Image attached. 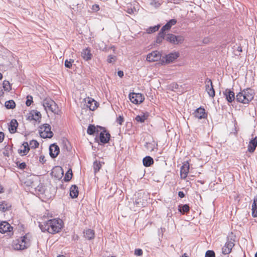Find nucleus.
Here are the masks:
<instances>
[{"label": "nucleus", "mask_w": 257, "mask_h": 257, "mask_svg": "<svg viewBox=\"0 0 257 257\" xmlns=\"http://www.w3.org/2000/svg\"><path fill=\"white\" fill-rule=\"evenodd\" d=\"M62 220L61 219H50L40 224L39 227L42 231H47L50 233L55 234L59 232L62 228Z\"/></svg>", "instance_id": "f257e3e1"}, {"label": "nucleus", "mask_w": 257, "mask_h": 257, "mask_svg": "<svg viewBox=\"0 0 257 257\" xmlns=\"http://www.w3.org/2000/svg\"><path fill=\"white\" fill-rule=\"evenodd\" d=\"M254 97V92L250 88H247L238 93L236 95V100L240 103L247 104Z\"/></svg>", "instance_id": "f03ea898"}, {"label": "nucleus", "mask_w": 257, "mask_h": 257, "mask_svg": "<svg viewBox=\"0 0 257 257\" xmlns=\"http://www.w3.org/2000/svg\"><path fill=\"white\" fill-rule=\"evenodd\" d=\"M36 191H34L32 193L39 196L41 198H44L45 199H50L54 196V194L50 192L48 188H45L44 184L40 183L39 180V184L36 186Z\"/></svg>", "instance_id": "7ed1b4c3"}, {"label": "nucleus", "mask_w": 257, "mask_h": 257, "mask_svg": "<svg viewBox=\"0 0 257 257\" xmlns=\"http://www.w3.org/2000/svg\"><path fill=\"white\" fill-rule=\"evenodd\" d=\"M30 245V240L28 238L27 234L14 240L12 243L13 248L16 250H24L29 247Z\"/></svg>", "instance_id": "20e7f679"}, {"label": "nucleus", "mask_w": 257, "mask_h": 257, "mask_svg": "<svg viewBox=\"0 0 257 257\" xmlns=\"http://www.w3.org/2000/svg\"><path fill=\"white\" fill-rule=\"evenodd\" d=\"M236 236L231 233L227 237V240L224 245L222 248V252L224 254H228L231 252L232 247L234 246Z\"/></svg>", "instance_id": "39448f33"}, {"label": "nucleus", "mask_w": 257, "mask_h": 257, "mask_svg": "<svg viewBox=\"0 0 257 257\" xmlns=\"http://www.w3.org/2000/svg\"><path fill=\"white\" fill-rule=\"evenodd\" d=\"M39 180L38 178L34 176L26 178L23 182L26 187L25 189L31 193L34 191H36V186L39 184Z\"/></svg>", "instance_id": "423d86ee"}, {"label": "nucleus", "mask_w": 257, "mask_h": 257, "mask_svg": "<svg viewBox=\"0 0 257 257\" xmlns=\"http://www.w3.org/2000/svg\"><path fill=\"white\" fill-rule=\"evenodd\" d=\"M43 105L46 111H50L58 113V107L55 102L50 98H46L43 101Z\"/></svg>", "instance_id": "0eeeda50"}, {"label": "nucleus", "mask_w": 257, "mask_h": 257, "mask_svg": "<svg viewBox=\"0 0 257 257\" xmlns=\"http://www.w3.org/2000/svg\"><path fill=\"white\" fill-rule=\"evenodd\" d=\"M39 132L41 138L44 139L51 138L53 134L51 131V126L47 123H45L39 127Z\"/></svg>", "instance_id": "6e6552de"}, {"label": "nucleus", "mask_w": 257, "mask_h": 257, "mask_svg": "<svg viewBox=\"0 0 257 257\" xmlns=\"http://www.w3.org/2000/svg\"><path fill=\"white\" fill-rule=\"evenodd\" d=\"M165 40L174 45H179L183 43L184 37L181 35H175L172 34L166 35Z\"/></svg>", "instance_id": "1a4fd4ad"}, {"label": "nucleus", "mask_w": 257, "mask_h": 257, "mask_svg": "<svg viewBox=\"0 0 257 257\" xmlns=\"http://www.w3.org/2000/svg\"><path fill=\"white\" fill-rule=\"evenodd\" d=\"M13 227L7 221H3L0 223V232L2 233H7L8 235L13 234Z\"/></svg>", "instance_id": "9d476101"}, {"label": "nucleus", "mask_w": 257, "mask_h": 257, "mask_svg": "<svg viewBox=\"0 0 257 257\" xmlns=\"http://www.w3.org/2000/svg\"><path fill=\"white\" fill-rule=\"evenodd\" d=\"M99 128L102 130L99 135L100 142L102 144L108 143L110 138V134L104 127H99Z\"/></svg>", "instance_id": "9b49d317"}, {"label": "nucleus", "mask_w": 257, "mask_h": 257, "mask_svg": "<svg viewBox=\"0 0 257 257\" xmlns=\"http://www.w3.org/2000/svg\"><path fill=\"white\" fill-rule=\"evenodd\" d=\"M129 98L132 103L136 104L142 103L145 99L141 93L135 92L130 93Z\"/></svg>", "instance_id": "f8f14e48"}, {"label": "nucleus", "mask_w": 257, "mask_h": 257, "mask_svg": "<svg viewBox=\"0 0 257 257\" xmlns=\"http://www.w3.org/2000/svg\"><path fill=\"white\" fill-rule=\"evenodd\" d=\"M205 83L206 91L210 97L213 98L215 96V93L211 80L207 78L205 80Z\"/></svg>", "instance_id": "ddd939ff"}, {"label": "nucleus", "mask_w": 257, "mask_h": 257, "mask_svg": "<svg viewBox=\"0 0 257 257\" xmlns=\"http://www.w3.org/2000/svg\"><path fill=\"white\" fill-rule=\"evenodd\" d=\"M179 57V53L175 52L174 53H171L168 55L163 57L162 59V62L163 63H170L175 61L177 58Z\"/></svg>", "instance_id": "4468645a"}, {"label": "nucleus", "mask_w": 257, "mask_h": 257, "mask_svg": "<svg viewBox=\"0 0 257 257\" xmlns=\"http://www.w3.org/2000/svg\"><path fill=\"white\" fill-rule=\"evenodd\" d=\"M161 54L158 51H154L148 54L147 56V60L149 62H155L160 60Z\"/></svg>", "instance_id": "2eb2a0df"}, {"label": "nucleus", "mask_w": 257, "mask_h": 257, "mask_svg": "<svg viewBox=\"0 0 257 257\" xmlns=\"http://www.w3.org/2000/svg\"><path fill=\"white\" fill-rule=\"evenodd\" d=\"M51 174L56 179L60 180L63 176V169L61 167L56 166L53 169Z\"/></svg>", "instance_id": "dca6fc26"}, {"label": "nucleus", "mask_w": 257, "mask_h": 257, "mask_svg": "<svg viewBox=\"0 0 257 257\" xmlns=\"http://www.w3.org/2000/svg\"><path fill=\"white\" fill-rule=\"evenodd\" d=\"M86 106L90 110H94L97 107V102L93 99L87 97L84 99Z\"/></svg>", "instance_id": "f3484780"}, {"label": "nucleus", "mask_w": 257, "mask_h": 257, "mask_svg": "<svg viewBox=\"0 0 257 257\" xmlns=\"http://www.w3.org/2000/svg\"><path fill=\"white\" fill-rule=\"evenodd\" d=\"M223 94L225 96V98L228 102L231 103L235 99H236L234 92L229 89H226L223 92Z\"/></svg>", "instance_id": "a211bd4d"}, {"label": "nucleus", "mask_w": 257, "mask_h": 257, "mask_svg": "<svg viewBox=\"0 0 257 257\" xmlns=\"http://www.w3.org/2000/svg\"><path fill=\"white\" fill-rule=\"evenodd\" d=\"M59 147L55 144L51 145L49 147V154L51 158H55L59 153Z\"/></svg>", "instance_id": "6ab92c4d"}, {"label": "nucleus", "mask_w": 257, "mask_h": 257, "mask_svg": "<svg viewBox=\"0 0 257 257\" xmlns=\"http://www.w3.org/2000/svg\"><path fill=\"white\" fill-rule=\"evenodd\" d=\"M189 164L188 162L184 163L180 169V176L182 179H185L189 173Z\"/></svg>", "instance_id": "aec40b11"}, {"label": "nucleus", "mask_w": 257, "mask_h": 257, "mask_svg": "<svg viewBox=\"0 0 257 257\" xmlns=\"http://www.w3.org/2000/svg\"><path fill=\"white\" fill-rule=\"evenodd\" d=\"M257 147V137L252 138L249 142L247 146V151L250 153L254 152Z\"/></svg>", "instance_id": "412c9836"}, {"label": "nucleus", "mask_w": 257, "mask_h": 257, "mask_svg": "<svg viewBox=\"0 0 257 257\" xmlns=\"http://www.w3.org/2000/svg\"><path fill=\"white\" fill-rule=\"evenodd\" d=\"M81 56L86 61H89L91 59L92 55L91 53L90 49L87 48L83 49L81 52Z\"/></svg>", "instance_id": "4be33fe9"}, {"label": "nucleus", "mask_w": 257, "mask_h": 257, "mask_svg": "<svg viewBox=\"0 0 257 257\" xmlns=\"http://www.w3.org/2000/svg\"><path fill=\"white\" fill-rule=\"evenodd\" d=\"M195 116L199 119L204 118L206 116L204 108L200 107L196 109L194 112Z\"/></svg>", "instance_id": "5701e85b"}, {"label": "nucleus", "mask_w": 257, "mask_h": 257, "mask_svg": "<svg viewBox=\"0 0 257 257\" xmlns=\"http://www.w3.org/2000/svg\"><path fill=\"white\" fill-rule=\"evenodd\" d=\"M177 23L176 19H171L164 26L162 27L160 31L165 33L166 31L169 30L171 29L172 26L175 25Z\"/></svg>", "instance_id": "b1692460"}, {"label": "nucleus", "mask_w": 257, "mask_h": 257, "mask_svg": "<svg viewBox=\"0 0 257 257\" xmlns=\"http://www.w3.org/2000/svg\"><path fill=\"white\" fill-rule=\"evenodd\" d=\"M11 208V203L8 201H3L0 203V211L3 212H5L7 211L10 210Z\"/></svg>", "instance_id": "393cba45"}, {"label": "nucleus", "mask_w": 257, "mask_h": 257, "mask_svg": "<svg viewBox=\"0 0 257 257\" xmlns=\"http://www.w3.org/2000/svg\"><path fill=\"white\" fill-rule=\"evenodd\" d=\"M18 125V123L16 119H12L9 125V130L11 134L15 133L17 131V128Z\"/></svg>", "instance_id": "a878e982"}, {"label": "nucleus", "mask_w": 257, "mask_h": 257, "mask_svg": "<svg viewBox=\"0 0 257 257\" xmlns=\"http://www.w3.org/2000/svg\"><path fill=\"white\" fill-rule=\"evenodd\" d=\"M78 195V189L76 185H73L70 188V196L72 198H75Z\"/></svg>", "instance_id": "bb28decb"}, {"label": "nucleus", "mask_w": 257, "mask_h": 257, "mask_svg": "<svg viewBox=\"0 0 257 257\" xmlns=\"http://www.w3.org/2000/svg\"><path fill=\"white\" fill-rule=\"evenodd\" d=\"M22 145L24 147V150H19L18 153L21 154V156H25L29 152L30 147L28 142H24Z\"/></svg>", "instance_id": "cd10ccee"}, {"label": "nucleus", "mask_w": 257, "mask_h": 257, "mask_svg": "<svg viewBox=\"0 0 257 257\" xmlns=\"http://www.w3.org/2000/svg\"><path fill=\"white\" fill-rule=\"evenodd\" d=\"M154 161L153 159L150 156H146L143 159V163L145 167H150L153 164Z\"/></svg>", "instance_id": "c85d7f7f"}, {"label": "nucleus", "mask_w": 257, "mask_h": 257, "mask_svg": "<svg viewBox=\"0 0 257 257\" xmlns=\"http://www.w3.org/2000/svg\"><path fill=\"white\" fill-rule=\"evenodd\" d=\"M190 210V207L188 204H180L178 206V211L182 214L188 213Z\"/></svg>", "instance_id": "c756f323"}, {"label": "nucleus", "mask_w": 257, "mask_h": 257, "mask_svg": "<svg viewBox=\"0 0 257 257\" xmlns=\"http://www.w3.org/2000/svg\"><path fill=\"white\" fill-rule=\"evenodd\" d=\"M84 236L88 240H91L94 237V232L90 229H87L84 232Z\"/></svg>", "instance_id": "7c9ffc66"}, {"label": "nucleus", "mask_w": 257, "mask_h": 257, "mask_svg": "<svg viewBox=\"0 0 257 257\" xmlns=\"http://www.w3.org/2000/svg\"><path fill=\"white\" fill-rule=\"evenodd\" d=\"M41 117V114L40 112L36 111H33L30 113V115L29 116L28 118L30 119H33L35 121L38 120Z\"/></svg>", "instance_id": "2f4dec72"}, {"label": "nucleus", "mask_w": 257, "mask_h": 257, "mask_svg": "<svg viewBox=\"0 0 257 257\" xmlns=\"http://www.w3.org/2000/svg\"><path fill=\"white\" fill-rule=\"evenodd\" d=\"M102 164H104V163L101 162L100 161H96L94 162L93 167L94 169V173L95 174L101 169Z\"/></svg>", "instance_id": "473e14b6"}, {"label": "nucleus", "mask_w": 257, "mask_h": 257, "mask_svg": "<svg viewBox=\"0 0 257 257\" xmlns=\"http://www.w3.org/2000/svg\"><path fill=\"white\" fill-rule=\"evenodd\" d=\"M98 130L93 124H89L87 130V134L90 135H94L95 133H98Z\"/></svg>", "instance_id": "72a5a7b5"}, {"label": "nucleus", "mask_w": 257, "mask_h": 257, "mask_svg": "<svg viewBox=\"0 0 257 257\" xmlns=\"http://www.w3.org/2000/svg\"><path fill=\"white\" fill-rule=\"evenodd\" d=\"M166 36V35L165 33L160 31L156 39V43L158 44L161 43L163 40H165Z\"/></svg>", "instance_id": "f704fd0d"}, {"label": "nucleus", "mask_w": 257, "mask_h": 257, "mask_svg": "<svg viewBox=\"0 0 257 257\" xmlns=\"http://www.w3.org/2000/svg\"><path fill=\"white\" fill-rule=\"evenodd\" d=\"M5 106L7 109H13L16 107V103L13 100H10L5 102Z\"/></svg>", "instance_id": "c9c22d12"}, {"label": "nucleus", "mask_w": 257, "mask_h": 257, "mask_svg": "<svg viewBox=\"0 0 257 257\" xmlns=\"http://www.w3.org/2000/svg\"><path fill=\"white\" fill-rule=\"evenodd\" d=\"M72 171L71 169H69L64 177V181L65 182L69 181L72 179Z\"/></svg>", "instance_id": "e433bc0d"}, {"label": "nucleus", "mask_w": 257, "mask_h": 257, "mask_svg": "<svg viewBox=\"0 0 257 257\" xmlns=\"http://www.w3.org/2000/svg\"><path fill=\"white\" fill-rule=\"evenodd\" d=\"M160 27V26L159 25L153 27H150L147 30V32L148 34H152L155 33L159 30Z\"/></svg>", "instance_id": "4c0bfd02"}, {"label": "nucleus", "mask_w": 257, "mask_h": 257, "mask_svg": "<svg viewBox=\"0 0 257 257\" xmlns=\"http://www.w3.org/2000/svg\"><path fill=\"white\" fill-rule=\"evenodd\" d=\"M147 117L148 115H145V114L141 115H138L136 117L135 119L138 122L143 123L147 119Z\"/></svg>", "instance_id": "58836bf2"}, {"label": "nucleus", "mask_w": 257, "mask_h": 257, "mask_svg": "<svg viewBox=\"0 0 257 257\" xmlns=\"http://www.w3.org/2000/svg\"><path fill=\"white\" fill-rule=\"evenodd\" d=\"M3 88L5 90L10 91L11 90V87L9 81L5 80L3 83Z\"/></svg>", "instance_id": "ea45409f"}, {"label": "nucleus", "mask_w": 257, "mask_h": 257, "mask_svg": "<svg viewBox=\"0 0 257 257\" xmlns=\"http://www.w3.org/2000/svg\"><path fill=\"white\" fill-rule=\"evenodd\" d=\"M74 61L73 59H66L65 61V66L69 69H71L72 66V64L74 63Z\"/></svg>", "instance_id": "a19ab883"}, {"label": "nucleus", "mask_w": 257, "mask_h": 257, "mask_svg": "<svg viewBox=\"0 0 257 257\" xmlns=\"http://www.w3.org/2000/svg\"><path fill=\"white\" fill-rule=\"evenodd\" d=\"M134 203L139 207L144 206L143 199L139 197L136 198Z\"/></svg>", "instance_id": "79ce46f5"}, {"label": "nucleus", "mask_w": 257, "mask_h": 257, "mask_svg": "<svg viewBox=\"0 0 257 257\" xmlns=\"http://www.w3.org/2000/svg\"><path fill=\"white\" fill-rule=\"evenodd\" d=\"M39 145V143L36 140H33L30 142V146L31 148L36 149L38 147Z\"/></svg>", "instance_id": "37998d69"}, {"label": "nucleus", "mask_w": 257, "mask_h": 257, "mask_svg": "<svg viewBox=\"0 0 257 257\" xmlns=\"http://www.w3.org/2000/svg\"><path fill=\"white\" fill-rule=\"evenodd\" d=\"M147 145L148 146V149H150L151 151H154L155 149H157V147L158 146V145L157 144H155L154 143V144H153L151 143H147Z\"/></svg>", "instance_id": "c03bdc74"}, {"label": "nucleus", "mask_w": 257, "mask_h": 257, "mask_svg": "<svg viewBox=\"0 0 257 257\" xmlns=\"http://www.w3.org/2000/svg\"><path fill=\"white\" fill-rule=\"evenodd\" d=\"M205 257H215V253L213 250H207L205 255Z\"/></svg>", "instance_id": "a18cd8bd"}, {"label": "nucleus", "mask_w": 257, "mask_h": 257, "mask_svg": "<svg viewBox=\"0 0 257 257\" xmlns=\"http://www.w3.org/2000/svg\"><path fill=\"white\" fill-rule=\"evenodd\" d=\"M33 102V101L32 96H28L27 97V100L26 102V105L28 106H30Z\"/></svg>", "instance_id": "49530a36"}, {"label": "nucleus", "mask_w": 257, "mask_h": 257, "mask_svg": "<svg viewBox=\"0 0 257 257\" xmlns=\"http://www.w3.org/2000/svg\"><path fill=\"white\" fill-rule=\"evenodd\" d=\"M151 5L155 8H158L160 6L161 4L159 1H157L156 0H153L151 2Z\"/></svg>", "instance_id": "de8ad7c7"}, {"label": "nucleus", "mask_w": 257, "mask_h": 257, "mask_svg": "<svg viewBox=\"0 0 257 257\" xmlns=\"http://www.w3.org/2000/svg\"><path fill=\"white\" fill-rule=\"evenodd\" d=\"M115 59H116L115 56H114L113 55H110L108 56L107 61L108 63H112L113 62L115 61Z\"/></svg>", "instance_id": "09e8293b"}, {"label": "nucleus", "mask_w": 257, "mask_h": 257, "mask_svg": "<svg viewBox=\"0 0 257 257\" xmlns=\"http://www.w3.org/2000/svg\"><path fill=\"white\" fill-rule=\"evenodd\" d=\"M251 215L253 217H257V207L256 208L255 206H251Z\"/></svg>", "instance_id": "8fccbe9b"}, {"label": "nucleus", "mask_w": 257, "mask_h": 257, "mask_svg": "<svg viewBox=\"0 0 257 257\" xmlns=\"http://www.w3.org/2000/svg\"><path fill=\"white\" fill-rule=\"evenodd\" d=\"M135 254L137 256H141L143 254V250L142 249L137 248L135 250Z\"/></svg>", "instance_id": "3c124183"}, {"label": "nucleus", "mask_w": 257, "mask_h": 257, "mask_svg": "<svg viewBox=\"0 0 257 257\" xmlns=\"http://www.w3.org/2000/svg\"><path fill=\"white\" fill-rule=\"evenodd\" d=\"M124 118L122 116H119L116 119V122L120 125L122 124Z\"/></svg>", "instance_id": "603ef678"}, {"label": "nucleus", "mask_w": 257, "mask_h": 257, "mask_svg": "<svg viewBox=\"0 0 257 257\" xmlns=\"http://www.w3.org/2000/svg\"><path fill=\"white\" fill-rule=\"evenodd\" d=\"M92 10L95 12H97L99 10V6L97 4H94L92 6Z\"/></svg>", "instance_id": "864d4df0"}, {"label": "nucleus", "mask_w": 257, "mask_h": 257, "mask_svg": "<svg viewBox=\"0 0 257 257\" xmlns=\"http://www.w3.org/2000/svg\"><path fill=\"white\" fill-rule=\"evenodd\" d=\"M26 164L24 162H22L19 164V168L21 169H24L26 168Z\"/></svg>", "instance_id": "5fc2aeb1"}, {"label": "nucleus", "mask_w": 257, "mask_h": 257, "mask_svg": "<svg viewBox=\"0 0 257 257\" xmlns=\"http://www.w3.org/2000/svg\"><path fill=\"white\" fill-rule=\"evenodd\" d=\"M39 161L42 164H44L46 162V160L44 156H41L39 158Z\"/></svg>", "instance_id": "6e6d98bb"}, {"label": "nucleus", "mask_w": 257, "mask_h": 257, "mask_svg": "<svg viewBox=\"0 0 257 257\" xmlns=\"http://www.w3.org/2000/svg\"><path fill=\"white\" fill-rule=\"evenodd\" d=\"M5 135L3 132H0V143L2 142L4 139Z\"/></svg>", "instance_id": "4d7b16f0"}, {"label": "nucleus", "mask_w": 257, "mask_h": 257, "mask_svg": "<svg viewBox=\"0 0 257 257\" xmlns=\"http://www.w3.org/2000/svg\"><path fill=\"white\" fill-rule=\"evenodd\" d=\"M178 196L180 198H182L185 197V194L183 191H179L178 192Z\"/></svg>", "instance_id": "13d9d810"}, {"label": "nucleus", "mask_w": 257, "mask_h": 257, "mask_svg": "<svg viewBox=\"0 0 257 257\" xmlns=\"http://www.w3.org/2000/svg\"><path fill=\"white\" fill-rule=\"evenodd\" d=\"M117 75L120 77H122L123 76V72L122 71L119 70L117 72Z\"/></svg>", "instance_id": "bf43d9fd"}, {"label": "nucleus", "mask_w": 257, "mask_h": 257, "mask_svg": "<svg viewBox=\"0 0 257 257\" xmlns=\"http://www.w3.org/2000/svg\"><path fill=\"white\" fill-rule=\"evenodd\" d=\"M127 13H128L130 14H132L134 13V10L132 8L128 9L127 10Z\"/></svg>", "instance_id": "052dcab7"}, {"label": "nucleus", "mask_w": 257, "mask_h": 257, "mask_svg": "<svg viewBox=\"0 0 257 257\" xmlns=\"http://www.w3.org/2000/svg\"><path fill=\"white\" fill-rule=\"evenodd\" d=\"M237 51L239 52H242V48L240 46L238 47L237 48Z\"/></svg>", "instance_id": "680f3d73"}, {"label": "nucleus", "mask_w": 257, "mask_h": 257, "mask_svg": "<svg viewBox=\"0 0 257 257\" xmlns=\"http://www.w3.org/2000/svg\"><path fill=\"white\" fill-rule=\"evenodd\" d=\"M3 192V187L2 185H0V193H2Z\"/></svg>", "instance_id": "e2e57ef3"}, {"label": "nucleus", "mask_w": 257, "mask_h": 257, "mask_svg": "<svg viewBox=\"0 0 257 257\" xmlns=\"http://www.w3.org/2000/svg\"><path fill=\"white\" fill-rule=\"evenodd\" d=\"M182 257H189L187 253H185L182 255Z\"/></svg>", "instance_id": "0e129e2a"}, {"label": "nucleus", "mask_w": 257, "mask_h": 257, "mask_svg": "<svg viewBox=\"0 0 257 257\" xmlns=\"http://www.w3.org/2000/svg\"><path fill=\"white\" fill-rule=\"evenodd\" d=\"M3 92L2 90H0V96L2 95V94H3Z\"/></svg>", "instance_id": "69168bd1"}, {"label": "nucleus", "mask_w": 257, "mask_h": 257, "mask_svg": "<svg viewBox=\"0 0 257 257\" xmlns=\"http://www.w3.org/2000/svg\"><path fill=\"white\" fill-rule=\"evenodd\" d=\"M57 257H65V256L64 255H59V256H58Z\"/></svg>", "instance_id": "338daca9"}, {"label": "nucleus", "mask_w": 257, "mask_h": 257, "mask_svg": "<svg viewBox=\"0 0 257 257\" xmlns=\"http://www.w3.org/2000/svg\"><path fill=\"white\" fill-rule=\"evenodd\" d=\"M254 257H257V252L255 253Z\"/></svg>", "instance_id": "774afa93"}]
</instances>
